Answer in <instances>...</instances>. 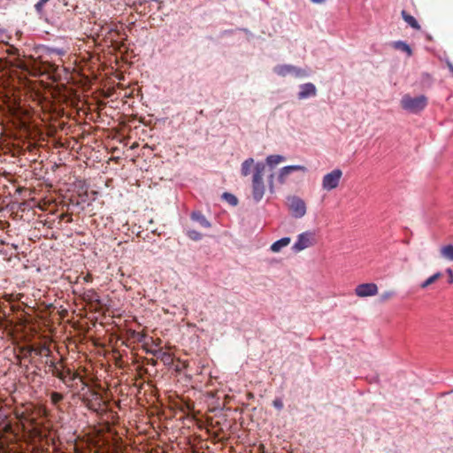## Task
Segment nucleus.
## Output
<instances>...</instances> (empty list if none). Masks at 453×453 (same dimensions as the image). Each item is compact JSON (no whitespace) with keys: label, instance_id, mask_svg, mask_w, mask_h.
<instances>
[{"label":"nucleus","instance_id":"f257e3e1","mask_svg":"<svg viewBox=\"0 0 453 453\" xmlns=\"http://www.w3.org/2000/svg\"><path fill=\"white\" fill-rule=\"evenodd\" d=\"M265 170V165L263 162H257L254 165V173L252 176V196L256 202H259L265 191L263 181V176Z\"/></svg>","mask_w":453,"mask_h":453},{"label":"nucleus","instance_id":"f03ea898","mask_svg":"<svg viewBox=\"0 0 453 453\" xmlns=\"http://www.w3.org/2000/svg\"><path fill=\"white\" fill-rule=\"evenodd\" d=\"M427 104V98L425 96L411 97L410 95H404L401 99L403 109L417 113L425 109Z\"/></svg>","mask_w":453,"mask_h":453},{"label":"nucleus","instance_id":"7ed1b4c3","mask_svg":"<svg viewBox=\"0 0 453 453\" xmlns=\"http://www.w3.org/2000/svg\"><path fill=\"white\" fill-rule=\"evenodd\" d=\"M288 207L294 218L300 219L306 214L305 202L296 196L288 197Z\"/></svg>","mask_w":453,"mask_h":453},{"label":"nucleus","instance_id":"20e7f679","mask_svg":"<svg viewBox=\"0 0 453 453\" xmlns=\"http://www.w3.org/2000/svg\"><path fill=\"white\" fill-rule=\"evenodd\" d=\"M342 177V171L341 169H334L326 173L322 179V188L326 191L336 188L339 186Z\"/></svg>","mask_w":453,"mask_h":453},{"label":"nucleus","instance_id":"39448f33","mask_svg":"<svg viewBox=\"0 0 453 453\" xmlns=\"http://www.w3.org/2000/svg\"><path fill=\"white\" fill-rule=\"evenodd\" d=\"M315 243V234L313 232H304L297 236V241L293 246L296 251H301L312 246Z\"/></svg>","mask_w":453,"mask_h":453},{"label":"nucleus","instance_id":"423d86ee","mask_svg":"<svg viewBox=\"0 0 453 453\" xmlns=\"http://www.w3.org/2000/svg\"><path fill=\"white\" fill-rule=\"evenodd\" d=\"M378 286L375 283H362L356 287L354 292L358 297H371L378 294Z\"/></svg>","mask_w":453,"mask_h":453},{"label":"nucleus","instance_id":"0eeeda50","mask_svg":"<svg viewBox=\"0 0 453 453\" xmlns=\"http://www.w3.org/2000/svg\"><path fill=\"white\" fill-rule=\"evenodd\" d=\"M300 171L303 173L307 172V168L304 165H288L284 166L280 170L278 175V180L280 184H284L288 177L293 172Z\"/></svg>","mask_w":453,"mask_h":453},{"label":"nucleus","instance_id":"6e6552de","mask_svg":"<svg viewBox=\"0 0 453 453\" xmlns=\"http://www.w3.org/2000/svg\"><path fill=\"white\" fill-rule=\"evenodd\" d=\"M317 95V88L313 83L308 82L300 86L298 98L303 100Z\"/></svg>","mask_w":453,"mask_h":453},{"label":"nucleus","instance_id":"1a4fd4ad","mask_svg":"<svg viewBox=\"0 0 453 453\" xmlns=\"http://www.w3.org/2000/svg\"><path fill=\"white\" fill-rule=\"evenodd\" d=\"M126 336L128 341H132L133 342H143L147 335L142 331L137 332L135 329L127 328Z\"/></svg>","mask_w":453,"mask_h":453},{"label":"nucleus","instance_id":"9d476101","mask_svg":"<svg viewBox=\"0 0 453 453\" xmlns=\"http://www.w3.org/2000/svg\"><path fill=\"white\" fill-rule=\"evenodd\" d=\"M49 367H50V372H51V374L57 378H58L59 380H63L64 378V365L63 364L60 362V363H56L54 361H50V365H49Z\"/></svg>","mask_w":453,"mask_h":453},{"label":"nucleus","instance_id":"9b49d317","mask_svg":"<svg viewBox=\"0 0 453 453\" xmlns=\"http://www.w3.org/2000/svg\"><path fill=\"white\" fill-rule=\"evenodd\" d=\"M401 15H402V18L411 27H412L413 29L415 30H420V25L418 24V22L417 21V19L412 16L411 15L410 13H408L406 11L403 10L402 12H401Z\"/></svg>","mask_w":453,"mask_h":453},{"label":"nucleus","instance_id":"f8f14e48","mask_svg":"<svg viewBox=\"0 0 453 453\" xmlns=\"http://www.w3.org/2000/svg\"><path fill=\"white\" fill-rule=\"evenodd\" d=\"M291 239L289 237H283L276 242H274L270 250L274 252H280L283 248L287 247L290 243Z\"/></svg>","mask_w":453,"mask_h":453},{"label":"nucleus","instance_id":"ddd939ff","mask_svg":"<svg viewBox=\"0 0 453 453\" xmlns=\"http://www.w3.org/2000/svg\"><path fill=\"white\" fill-rule=\"evenodd\" d=\"M191 219L197 222L201 226L209 228L211 227V223L206 219V218L200 211H194L191 214Z\"/></svg>","mask_w":453,"mask_h":453},{"label":"nucleus","instance_id":"4468645a","mask_svg":"<svg viewBox=\"0 0 453 453\" xmlns=\"http://www.w3.org/2000/svg\"><path fill=\"white\" fill-rule=\"evenodd\" d=\"M292 70V65H278L273 68V72L282 77L291 74Z\"/></svg>","mask_w":453,"mask_h":453},{"label":"nucleus","instance_id":"2eb2a0df","mask_svg":"<svg viewBox=\"0 0 453 453\" xmlns=\"http://www.w3.org/2000/svg\"><path fill=\"white\" fill-rule=\"evenodd\" d=\"M441 256L449 261H453V244L445 245L440 250Z\"/></svg>","mask_w":453,"mask_h":453},{"label":"nucleus","instance_id":"dca6fc26","mask_svg":"<svg viewBox=\"0 0 453 453\" xmlns=\"http://www.w3.org/2000/svg\"><path fill=\"white\" fill-rule=\"evenodd\" d=\"M254 165V159L250 157L244 160L242 164L241 173L242 176H248L250 173V169Z\"/></svg>","mask_w":453,"mask_h":453},{"label":"nucleus","instance_id":"f3484780","mask_svg":"<svg viewBox=\"0 0 453 453\" xmlns=\"http://www.w3.org/2000/svg\"><path fill=\"white\" fill-rule=\"evenodd\" d=\"M64 378L61 380L65 384L69 385L68 383L73 381L77 378H80L79 374L76 372H72L69 368L64 367Z\"/></svg>","mask_w":453,"mask_h":453},{"label":"nucleus","instance_id":"a211bd4d","mask_svg":"<svg viewBox=\"0 0 453 453\" xmlns=\"http://www.w3.org/2000/svg\"><path fill=\"white\" fill-rule=\"evenodd\" d=\"M283 161H285V157L281 155H270L266 157V163L271 167H273Z\"/></svg>","mask_w":453,"mask_h":453},{"label":"nucleus","instance_id":"6ab92c4d","mask_svg":"<svg viewBox=\"0 0 453 453\" xmlns=\"http://www.w3.org/2000/svg\"><path fill=\"white\" fill-rule=\"evenodd\" d=\"M109 38L115 42L118 38H122V34L119 30L117 29L116 25H111L108 30Z\"/></svg>","mask_w":453,"mask_h":453},{"label":"nucleus","instance_id":"aec40b11","mask_svg":"<svg viewBox=\"0 0 453 453\" xmlns=\"http://www.w3.org/2000/svg\"><path fill=\"white\" fill-rule=\"evenodd\" d=\"M441 277V273H434V275L430 276L427 280H426L422 284H421V288H427L429 285L434 283L438 279H440Z\"/></svg>","mask_w":453,"mask_h":453},{"label":"nucleus","instance_id":"412c9836","mask_svg":"<svg viewBox=\"0 0 453 453\" xmlns=\"http://www.w3.org/2000/svg\"><path fill=\"white\" fill-rule=\"evenodd\" d=\"M291 74L296 78H303V77L308 76L309 73L305 69H302V68L293 65V70L291 72Z\"/></svg>","mask_w":453,"mask_h":453},{"label":"nucleus","instance_id":"4be33fe9","mask_svg":"<svg viewBox=\"0 0 453 453\" xmlns=\"http://www.w3.org/2000/svg\"><path fill=\"white\" fill-rule=\"evenodd\" d=\"M395 47L398 50L405 51L409 56H411L412 54L411 47L402 41L396 42Z\"/></svg>","mask_w":453,"mask_h":453},{"label":"nucleus","instance_id":"5701e85b","mask_svg":"<svg viewBox=\"0 0 453 453\" xmlns=\"http://www.w3.org/2000/svg\"><path fill=\"white\" fill-rule=\"evenodd\" d=\"M64 399V395L58 392H52L50 394V400L53 404L59 403Z\"/></svg>","mask_w":453,"mask_h":453},{"label":"nucleus","instance_id":"b1692460","mask_svg":"<svg viewBox=\"0 0 453 453\" xmlns=\"http://www.w3.org/2000/svg\"><path fill=\"white\" fill-rule=\"evenodd\" d=\"M187 235L193 241H199L202 239V234L196 230H187Z\"/></svg>","mask_w":453,"mask_h":453},{"label":"nucleus","instance_id":"393cba45","mask_svg":"<svg viewBox=\"0 0 453 453\" xmlns=\"http://www.w3.org/2000/svg\"><path fill=\"white\" fill-rule=\"evenodd\" d=\"M223 197L232 205H236L238 203V199L230 193H224Z\"/></svg>","mask_w":453,"mask_h":453},{"label":"nucleus","instance_id":"a878e982","mask_svg":"<svg viewBox=\"0 0 453 453\" xmlns=\"http://www.w3.org/2000/svg\"><path fill=\"white\" fill-rule=\"evenodd\" d=\"M49 0H39V2L35 5V8L38 13H42L43 7Z\"/></svg>","mask_w":453,"mask_h":453},{"label":"nucleus","instance_id":"bb28decb","mask_svg":"<svg viewBox=\"0 0 453 453\" xmlns=\"http://www.w3.org/2000/svg\"><path fill=\"white\" fill-rule=\"evenodd\" d=\"M273 405L278 409V410H281L283 408V402L280 398H275L273 401Z\"/></svg>","mask_w":453,"mask_h":453},{"label":"nucleus","instance_id":"cd10ccee","mask_svg":"<svg viewBox=\"0 0 453 453\" xmlns=\"http://www.w3.org/2000/svg\"><path fill=\"white\" fill-rule=\"evenodd\" d=\"M393 296H394L393 291H386L383 294H381L380 300L387 301V300L390 299Z\"/></svg>","mask_w":453,"mask_h":453},{"label":"nucleus","instance_id":"c85d7f7f","mask_svg":"<svg viewBox=\"0 0 453 453\" xmlns=\"http://www.w3.org/2000/svg\"><path fill=\"white\" fill-rule=\"evenodd\" d=\"M80 279H82L84 282H91L92 281V275L90 273H87L85 276H79L77 279V282L80 280Z\"/></svg>","mask_w":453,"mask_h":453},{"label":"nucleus","instance_id":"c756f323","mask_svg":"<svg viewBox=\"0 0 453 453\" xmlns=\"http://www.w3.org/2000/svg\"><path fill=\"white\" fill-rule=\"evenodd\" d=\"M50 353V350L46 347H42L36 351V354L44 355V356H48Z\"/></svg>","mask_w":453,"mask_h":453},{"label":"nucleus","instance_id":"7c9ffc66","mask_svg":"<svg viewBox=\"0 0 453 453\" xmlns=\"http://www.w3.org/2000/svg\"><path fill=\"white\" fill-rule=\"evenodd\" d=\"M65 217H67V219H66V221H67V222H69V223H70V222H72V221H73V217H72V215H69V214H67V213H62V214L60 215V219H65Z\"/></svg>","mask_w":453,"mask_h":453},{"label":"nucleus","instance_id":"2f4dec72","mask_svg":"<svg viewBox=\"0 0 453 453\" xmlns=\"http://www.w3.org/2000/svg\"><path fill=\"white\" fill-rule=\"evenodd\" d=\"M447 273H449V283H452L453 282V272L451 269H448Z\"/></svg>","mask_w":453,"mask_h":453},{"label":"nucleus","instance_id":"473e14b6","mask_svg":"<svg viewBox=\"0 0 453 453\" xmlns=\"http://www.w3.org/2000/svg\"><path fill=\"white\" fill-rule=\"evenodd\" d=\"M273 173H272V174L269 176V179H268V182H269V186H270V188H271V189L273 188Z\"/></svg>","mask_w":453,"mask_h":453},{"label":"nucleus","instance_id":"72a5a7b5","mask_svg":"<svg viewBox=\"0 0 453 453\" xmlns=\"http://www.w3.org/2000/svg\"><path fill=\"white\" fill-rule=\"evenodd\" d=\"M447 66H448L449 70L450 71V73L453 74V64L451 62L448 61Z\"/></svg>","mask_w":453,"mask_h":453},{"label":"nucleus","instance_id":"f704fd0d","mask_svg":"<svg viewBox=\"0 0 453 453\" xmlns=\"http://www.w3.org/2000/svg\"><path fill=\"white\" fill-rule=\"evenodd\" d=\"M312 3L314 4H322L324 3L326 0H311Z\"/></svg>","mask_w":453,"mask_h":453},{"label":"nucleus","instance_id":"c9c22d12","mask_svg":"<svg viewBox=\"0 0 453 453\" xmlns=\"http://www.w3.org/2000/svg\"><path fill=\"white\" fill-rule=\"evenodd\" d=\"M94 313H89V315H93ZM88 312H86V318L89 319H92L93 318L90 317V316H88Z\"/></svg>","mask_w":453,"mask_h":453},{"label":"nucleus","instance_id":"e433bc0d","mask_svg":"<svg viewBox=\"0 0 453 453\" xmlns=\"http://www.w3.org/2000/svg\"><path fill=\"white\" fill-rule=\"evenodd\" d=\"M62 316V318H65V315H67L68 313L67 312H65V313H60Z\"/></svg>","mask_w":453,"mask_h":453}]
</instances>
